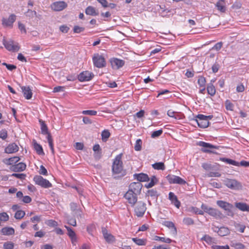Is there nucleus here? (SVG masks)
Here are the masks:
<instances>
[{
    "label": "nucleus",
    "mask_w": 249,
    "mask_h": 249,
    "mask_svg": "<svg viewBox=\"0 0 249 249\" xmlns=\"http://www.w3.org/2000/svg\"><path fill=\"white\" fill-rule=\"evenodd\" d=\"M112 68L113 69H119L121 67H123L124 64L123 60L113 58L110 61Z\"/></svg>",
    "instance_id": "obj_15"
},
{
    "label": "nucleus",
    "mask_w": 249,
    "mask_h": 249,
    "mask_svg": "<svg viewBox=\"0 0 249 249\" xmlns=\"http://www.w3.org/2000/svg\"><path fill=\"white\" fill-rule=\"evenodd\" d=\"M2 42L5 48L9 51L18 52L20 49L18 43L13 40H6L3 37Z\"/></svg>",
    "instance_id": "obj_3"
},
{
    "label": "nucleus",
    "mask_w": 249,
    "mask_h": 249,
    "mask_svg": "<svg viewBox=\"0 0 249 249\" xmlns=\"http://www.w3.org/2000/svg\"><path fill=\"white\" fill-rule=\"evenodd\" d=\"M230 246L234 248L235 249H243L245 248V246L243 244L235 241H231Z\"/></svg>",
    "instance_id": "obj_30"
},
{
    "label": "nucleus",
    "mask_w": 249,
    "mask_h": 249,
    "mask_svg": "<svg viewBox=\"0 0 249 249\" xmlns=\"http://www.w3.org/2000/svg\"><path fill=\"white\" fill-rule=\"evenodd\" d=\"M69 27L64 25H61L59 27L60 31L64 33H67L69 31Z\"/></svg>",
    "instance_id": "obj_63"
},
{
    "label": "nucleus",
    "mask_w": 249,
    "mask_h": 249,
    "mask_svg": "<svg viewBox=\"0 0 249 249\" xmlns=\"http://www.w3.org/2000/svg\"><path fill=\"white\" fill-rule=\"evenodd\" d=\"M220 160H222L224 162H225L227 163H228L230 164H231V165H235V166H238L239 165V163L238 162L236 161L235 160H232L231 159L223 158H221Z\"/></svg>",
    "instance_id": "obj_38"
},
{
    "label": "nucleus",
    "mask_w": 249,
    "mask_h": 249,
    "mask_svg": "<svg viewBox=\"0 0 249 249\" xmlns=\"http://www.w3.org/2000/svg\"><path fill=\"white\" fill-rule=\"evenodd\" d=\"M14 247V244L10 241L6 242L3 244L4 249H13Z\"/></svg>",
    "instance_id": "obj_45"
},
{
    "label": "nucleus",
    "mask_w": 249,
    "mask_h": 249,
    "mask_svg": "<svg viewBox=\"0 0 249 249\" xmlns=\"http://www.w3.org/2000/svg\"><path fill=\"white\" fill-rule=\"evenodd\" d=\"M92 59L94 66L97 68H101L106 66V62L102 55L99 54H95Z\"/></svg>",
    "instance_id": "obj_7"
},
{
    "label": "nucleus",
    "mask_w": 249,
    "mask_h": 249,
    "mask_svg": "<svg viewBox=\"0 0 249 249\" xmlns=\"http://www.w3.org/2000/svg\"><path fill=\"white\" fill-rule=\"evenodd\" d=\"M169 198L171 200L172 203L178 208H179L180 205V202L178 200L177 196L172 192L169 194Z\"/></svg>",
    "instance_id": "obj_21"
},
{
    "label": "nucleus",
    "mask_w": 249,
    "mask_h": 249,
    "mask_svg": "<svg viewBox=\"0 0 249 249\" xmlns=\"http://www.w3.org/2000/svg\"><path fill=\"white\" fill-rule=\"evenodd\" d=\"M235 228L237 231H239L240 232L243 233L244 232L245 229L246 228V226L244 225H241L240 224L236 223L235 224Z\"/></svg>",
    "instance_id": "obj_41"
},
{
    "label": "nucleus",
    "mask_w": 249,
    "mask_h": 249,
    "mask_svg": "<svg viewBox=\"0 0 249 249\" xmlns=\"http://www.w3.org/2000/svg\"><path fill=\"white\" fill-rule=\"evenodd\" d=\"M142 142L141 139H138L136 142L134 146V149L136 151H140L142 148Z\"/></svg>",
    "instance_id": "obj_48"
},
{
    "label": "nucleus",
    "mask_w": 249,
    "mask_h": 249,
    "mask_svg": "<svg viewBox=\"0 0 249 249\" xmlns=\"http://www.w3.org/2000/svg\"><path fill=\"white\" fill-rule=\"evenodd\" d=\"M16 16L14 14L10 15L8 18H3L2 19V24L5 27H13V24L15 21Z\"/></svg>",
    "instance_id": "obj_12"
},
{
    "label": "nucleus",
    "mask_w": 249,
    "mask_h": 249,
    "mask_svg": "<svg viewBox=\"0 0 249 249\" xmlns=\"http://www.w3.org/2000/svg\"><path fill=\"white\" fill-rule=\"evenodd\" d=\"M67 5L64 1H56L52 4L51 7L54 11H59L66 8Z\"/></svg>",
    "instance_id": "obj_14"
},
{
    "label": "nucleus",
    "mask_w": 249,
    "mask_h": 249,
    "mask_svg": "<svg viewBox=\"0 0 249 249\" xmlns=\"http://www.w3.org/2000/svg\"><path fill=\"white\" fill-rule=\"evenodd\" d=\"M218 11L222 13H224L226 11V7L224 1H218L215 4Z\"/></svg>",
    "instance_id": "obj_26"
},
{
    "label": "nucleus",
    "mask_w": 249,
    "mask_h": 249,
    "mask_svg": "<svg viewBox=\"0 0 249 249\" xmlns=\"http://www.w3.org/2000/svg\"><path fill=\"white\" fill-rule=\"evenodd\" d=\"M166 178L170 183L185 184L186 183L184 179L175 175H168Z\"/></svg>",
    "instance_id": "obj_11"
},
{
    "label": "nucleus",
    "mask_w": 249,
    "mask_h": 249,
    "mask_svg": "<svg viewBox=\"0 0 249 249\" xmlns=\"http://www.w3.org/2000/svg\"><path fill=\"white\" fill-rule=\"evenodd\" d=\"M152 167L153 168L156 170H163L165 169V166L163 162H156L153 164H152Z\"/></svg>",
    "instance_id": "obj_37"
},
{
    "label": "nucleus",
    "mask_w": 249,
    "mask_h": 249,
    "mask_svg": "<svg viewBox=\"0 0 249 249\" xmlns=\"http://www.w3.org/2000/svg\"><path fill=\"white\" fill-rule=\"evenodd\" d=\"M163 225L169 228L173 229L174 230V233L176 234L177 233V229L175 227L174 224L172 222L166 221L163 222Z\"/></svg>",
    "instance_id": "obj_36"
},
{
    "label": "nucleus",
    "mask_w": 249,
    "mask_h": 249,
    "mask_svg": "<svg viewBox=\"0 0 249 249\" xmlns=\"http://www.w3.org/2000/svg\"><path fill=\"white\" fill-rule=\"evenodd\" d=\"M102 139L103 141L106 142L110 136V133L107 130H105L102 132Z\"/></svg>",
    "instance_id": "obj_42"
},
{
    "label": "nucleus",
    "mask_w": 249,
    "mask_h": 249,
    "mask_svg": "<svg viewBox=\"0 0 249 249\" xmlns=\"http://www.w3.org/2000/svg\"><path fill=\"white\" fill-rule=\"evenodd\" d=\"M142 185L139 182H132L129 185L128 191L135 193L136 194H139L141 193Z\"/></svg>",
    "instance_id": "obj_13"
},
{
    "label": "nucleus",
    "mask_w": 249,
    "mask_h": 249,
    "mask_svg": "<svg viewBox=\"0 0 249 249\" xmlns=\"http://www.w3.org/2000/svg\"><path fill=\"white\" fill-rule=\"evenodd\" d=\"M85 28L82 27H80L78 26H75L73 28V32L75 33H80L83 31H84Z\"/></svg>",
    "instance_id": "obj_60"
},
{
    "label": "nucleus",
    "mask_w": 249,
    "mask_h": 249,
    "mask_svg": "<svg viewBox=\"0 0 249 249\" xmlns=\"http://www.w3.org/2000/svg\"><path fill=\"white\" fill-rule=\"evenodd\" d=\"M7 137V131L6 129H3L0 131V138L5 140Z\"/></svg>",
    "instance_id": "obj_52"
},
{
    "label": "nucleus",
    "mask_w": 249,
    "mask_h": 249,
    "mask_svg": "<svg viewBox=\"0 0 249 249\" xmlns=\"http://www.w3.org/2000/svg\"><path fill=\"white\" fill-rule=\"evenodd\" d=\"M226 108L227 110H232L233 105V104L229 101L226 100L225 102Z\"/></svg>",
    "instance_id": "obj_58"
},
{
    "label": "nucleus",
    "mask_w": 249,
    "mask_h": 249,
    "mask_svg": "<svg viewBox=\"0 0 249 249\" xmlns=\"http://www.w3.org/2000/svg\"><path fill=\"white\" fill-rule=\"evenodd\" d=\"M135 178L140 182L147 181L149 180L148 175L144 173L135 174L134 175Z\"/></svg>",
    "instance_id": "obj_23"
},
{
    "label": "nucleus",
    "mask_w": 249,
    "mask_h": 249,
    "mask_svg": "<svg viewBox=\"0 0 249 249\" xmlns=\"http://www.w3.org/2000/svg\"><path fill=\"white\" fill-rule=\"evenodd\" d=\"M208 214L215 218H221L222 215V213L219 210L212 207L210 208Z\"/></svg>",
    "instance_id": "obj_24"
},
{
    "label": "nucleus",
    "mask_w": 249,
    "mask_h": 249,
    "mask_svg": "<svg viewBox=\"0 0 249 249\" xmlns=\"http://www.w3.org/2000/svg\"><path fill=\"white\" fill-rule=\"evenodd\" d=\"M207 92L211 96H213L215 94L216 90L213 84H209L207 88Z\"/></svg>",
    "instance_id": "obj_32"
},
{
    "label": "nucleus",
    "mask_w": 249,
    "mask_h": 249,
    "mask_svg": "<svg viewBox=\"0 0 249 249\" xmlns=\"http://www.w3.org/2000/svg\"><path fill=\"white\" fill-rule=\"evenodd\" d=\"M122 153L118 155L112 164V170L114 178H118L125 175V170H123V162L122 161Z\"/></svg>",
    "instance_id": "obj_1"
},
{
    "label": "nucleus",
    "mask_w": 249,
    "mask_h": 249,
    "mask_svg": "<svg viewBox=\"0 0 249 249\" xmlns=\"http://www.w3.org/2000/svg\"><path fill=\"white\" fill-rule=\"evenodd\" d=\"M47 139L48 140V142L49 143V146L51 148L52 153L53 154H54V148H53V139H52L51 134H48V136H47Z\"/></svg>",
    "instance_id": "obj_35"
},
{
    "label": "nucleus",
    "mask_w": 249,
    "mask_h": 249,
    "mask_svg": "<svg viewBox=\"0 0 249 249\" xmlns=\"http://www.w3.org/2000/svg\"><path fill=\"white\" fill-rule=\"evenodd\" d=\"M8 161V163H6L7 164L11 165L13 163H16L20 160V158L18 157H14L12 158H9L6 160Z\"/></svg>",
    "instance_id": "obj_40"
},
{
    "label": "nucleus",
    "mask_w": 249,
    "mask_h": 249,
    "mask_svg": "<svg viewBox=\"0 0 249 249\" xmlns=\"http://www.w3.org/2000/svg\"><path fill=\"white\" fill-rule=\"evenodd\" d=\"M26 167V165L23 162H19L10 167V169L15 172H19L24 171Z\"/></svg>",
    "instance_id": "obj_16"
},
{
    "label": "nucleus",
    "mask_w": 249,
    "mask_h": 249,
    "mask_svg": "<svg viewBox=\"0 0 249 249\" xmlns=\"http://www.w3.org/2000/svg\"><path fill=\"white\" fill-rule=\"evenodd\" d=\"M93 150L94 152V158L97 160H99L102 157L101 149L100 145L98 144H95L93 147Z\"/></svg>",
    "instance_id": "obj_20"
},
{
    "label": "nucleus",
    "mask_w": 249,
    "mask_h": 249,
    "mask_svg": "<svg viewBox=\"0 0 249 249\" xmlns=\"http://www.w3.org/2000/svg\"><path fill=\"white\" fill-rule=\"evenodd\" d=\"M94 74L92 72L89 71H85L80 73L78 79L81 82L88 81L90 80L93 77Z\"/></svg>",
    "instance_id": "obj_10"
},
{
    "label": "nucleus",
    "mask_w": 249,
    "mask_h": 249,
    "mask_svg": "<svg viewBox=\"0 0 249 249\" xmlns=\"http://www.w3.org/2000/svg\"><path fill=\"white\" fill-rule=\"evenodd\" d=\"M230 233V230L225 227H222L218 229L217 233L221 236H224L229 234Z\"/></svg>",
    "instance_id": "obj_27"
},
{
    "label": "nucleus",
    "mask_w": 249,
    "mask_h": 249,
    "mask_svg": "<svg viewBox=\"0 0 249 249\" xmlns=\"http://www.w3.org/2000/svg\"><path fill=\"white\" fill-rule=\"evenodd\" d=\"M216 204L219 207L225 211L228 216H233L234 215L232 211L233 206L231 204L223 200H217Z\"/></svg>",
    "instance_id": "obj_2"
},
{
    "label": "nucleus",
    "mask_w": 249,
    "mask_h": 249,
    "mask_svg": "<svg viewBox=\"0 0 249 249\" xmlns=\"http://www.w3.org/2000/svg\"><path fill=\"white\" fill-rule=\"evenodd\" d=\"M206 116L202 114H198L196 116V119H194L199 127L201 128H206L209 125V122L207 121Z\"/></svg>",
    "instance_id": "obj_8"
},
{
    "label": "nucleus",
    "mask_w": 249,
    "mask_h": 249,
    "mask_svg": "<svg viewBox=\"0 0 249 249\" xmlns=\"http://www.w3.org/2000/svg\"><path fill=\"white\" fill-rule=\"evenodd\" d=\"M33 142L34 148L36 151V153L40 155H44L45 154L41 145L37 143L35 140H34Z\"/></svg>",
    "instance_id": "obj_25"
},
{
    "label": "nucleus",
    "mask_w": 249,
    "mask_h": 249,
    "mask_svg": "<svg viewBox=\"0 0 249 249\" xmlns=\"http://www.w3.org/2000/svg\"><path fill=\"white\" fill-rule=\"evenodd\" d=\"M39 122L41 124V133L43 135H47L48 136V134H50L48 131V127L46 124H45L44 122L42 120H39Z\"/></svg>",
    "instance_id": "obj_31"
},
{
    "label": "nucleus",
    "mask_w": 249,
    "mask_h": 249,
    "mask_svg": "<svg viewBox=\"0 0 249 249\" xmlns=\"http://www.w3.org/2000/svg\"><path fill=\"white\" fill-rule=\"evenodd\" d=\"M146 209V204L142 201H139L134 208L135 214L138 217H142Z\"/></svg>",
    "instance_id": "obj_4"
},
{
    "label": "nucleus",
    "mask_w": 249,
    "mask_h": 249,
    "mask_svg": "<svg viewBox=\"0 0 249 249\" xmlns=\"http://www.w3.org/2000/svg\"><path fill=\"white\" fill-rule=\"evenodd\" d=\"M11 176L16 177L18 178H19L20 179H24L26 177V175L24 174L21 173H13L11 175Z\"/></svg>",
    "instance_id": "obj_51"
},
{
    "label": "nucleus",
    "mask_w": 249,
    "mask_h": 249,
    "mask_svg": "<svg viewBox=\"0 0 249 249\" xmlns=\"http://www.w3.org/2000/svg\"><path fill=\"white\" fill-rule=\"evenodd\" d=\"M1 232L3 235H11L15 233V230L13 228L4 227L1 229Z\"/></svg>",
    "instance_id": "obj_28"
},
{
    "label": "nucleus",
    "mask_w": 249,
    "mask_h": 249,
    "mask_svg": "<svg viewBox=\"0 0 249 249\" xmlns=\"http://www.w3.org/2000/svg\"><path fill=\"white\" fill-rule=\"evenodd\" d=\"M163 131L162 129H160L157 131H154L151 134V137L153 138L158 137L161 135Z\"/></svg>",
    "instance_id": "obj_53"
},
{
    "label": "nucleus",
    "mask_w": 249,
    "mask_h": 249,
    "mask_svg": "<svg viewBox=\"0 0 249 249\" xmlns=\"http://www.w3.org/2000/svg\"><path fill=\"white\" fill-rule=\"evenodd\" d=\"M132 240L136 244L138 245L142 246L145 245L144 241L143 239L133 238H132Z\"/></svg>",
    "instance_id": "obj_47"
},
{
    "label": "nucleus",
    "mask_w": 249,
    "mask_h": 249,
    "mask_svg": "<svg viewBox=\"0 0 249 249\" xmlns=\"http://www.w3.org/2000/svg\"><path fill=\"white\" fill-rule=\"evenodd\" d=\"M9 215L5 212L0 213V220L1 221H7L9 220Z\"/></svg>",
    "instance_id": "obj_46"
},
{
    "label": "nucleus",
    "mask_w": 249,
    "mask_h": 249,
    "mask_svg": "<svg viewBox=\"0 0 249 249\" xmlns=\"http://www.w3.org/2000/svg\"><path fill=\"white\" fill-rule=\"evenodd\" d=\"M137 194L135 193L128 191L124 195V196L127 200L128 203L133 206L137 201Z\"/></svg>",
    "instance_id": "obj_9"
},
{
    "label": "nucleus",
    "mask_w": 249,
    "mask_h": 249,
    "mask_svg": "<svg viewBox=\"0 0 249 249\" xmlns=\"http://www.w3.org/2000/svg\"><path fill=\"white\" fill-rule=\"evenodd\" d=\"M36 13L35 11H32L29 9L26 13V16L29 17L30 18H32L36 15Z\"/></svg>",
    "instance_id": "obj_59"
},
{
    "label": "nucleus",
    "mask_w": 249,
    "mask_h": 249,
    "mask_svg": "<svg viewBox=\"0 0 249 249\" xmlns=\"http://www.w3.org/2000/svg\"><path fill=\"white\" fill-rule=\"evenodd\" d=\"M197 83L200 87H205L206 79L203 76H200L198 78Z\"/></svg>",
    "instance_id": "obj_49"
},
{
    "label": "nucleus",
    "mask_w": 249,
    "mask_h": 249,
    "mask_svg": "<svg viewBox=\"0 0 249 249\" xmlns=\"http://www.w3.org/2000/svg\"><path fill=\"white\" fill-rule=\"evenodd\" d=\"M102 231L104 237L107 242L110 243L114 241V237L110 233H108L107 231L106 228H103Z\"/></svg>",
    "instance_id": "obj_17"
},
{
    "label": "nucleus",
    "mask_w": 249,
    "mask_h": 249,
    "mask_svg": "<svg viewBox=\"0 0 249 249\" xmlns=\"http://www.w3.org/2000/svg\"><path fill=\"white\" fill-rule=\"evenodd\" d=\"M18 150V147L15 143L9 144L5 149V152L8 154L16 153Z\"/></svg>",
    "instance_id": "obj_18"
},
{
    "label": "nucleus",
    "mask_w": 249,
    "mask_h": 249,
    "mask_svg": "<svg viewBox=\"0 0 249 249\" xmlns=\"http://www.w3.org/2000/svg\"><path fill=\"white\" fill-rule=\"evenodd\" d=\"M34 181L36 184L44 188H49L52 186V184L46 179L42 176H36L34 178Z\"/></svg>",
    "instance_id": "obj_5"
},
{
    "label": "nucleus",
    "mask_w": 249,
    "mask_h": 249,
    "mask_svg": "<svg viewBox=\"0 0 249 249\" xmlns=\"http://www.w3.org/2000/svg\"><path fill=\"white\" fill-rule=\"evenodd\" d=\"M155 239L156 240H160L161 241L163 242H164V243H169L171 242V240L170 239V238H164V237H159V236H156L155 237Z\"/></svg>",
    "instance_id": "obj_55"
},
{
    "label": "nucleus",
    "mask_w": 249,
    "mask_h": 249,
    "mask_svg": "<svg viewBox=\"0 0 249 249\" xmlns=\"http://www.w3.org/2000/svg\"><path fill=\"white\" fill-rule=\"evenodd\" d=\"M158 180L156 178V176H153L151 178L150 182L148 184L145 185V186L147 188H150L154 186L157 182Z\"/></svg>",
    "instance_id": "obj_33"
},
{
    "label": "nucleus",
    "mask_w": 249,
    "mask_h": 249,
    "mask_svg": "<svg viewBox=\"0 0 249 249\" xmlns=\"http://www.w3.org/2000/svg\"><path fill=\"white\" fill-rule=\"evenodd\" d=\"M235 206L243 212H249V205L244 202H236Z\"/></svg>",
    "instance_id": "obj_22"
},
{
    "label": "nucleus",
    "mask_w": 249,
    "mask_h": 249,
    "mask_svg": "<svg viewBox=\"0 0 249 249\" xmlns=\"http://www.w3.org/2000/svg\"><path fill=\"white\" fill-rule=\"evenodd\" d=\"M183 222L184 224L189 226L194 224V220L190 217H185L183 219Z\"/></svg>",
    "instance_id": "obj_43"
},
{
    "label": "nucleus",
    "mask_w": 249,
    "mask_h": 249,
    "mask_svg": "<svg viewBox=\"0 0 249 249\" xmlns=\"http://www.w3.org/2000/svg\"><path fill=\"white\" fill-rule=\"evenodd\" d=\"M82 114L88 115L93 116L97 114V111L92 110H84L82 111Z\"/></svg>",
    "instance_id": "obj_54"
},
{
    "label": "nucleus",
    "mask_w": 249,
    "mask_h": 249,
    "mask_svg": "<svg viewBox=\"0 0 249 249\" xmlns=\"http://www.w3.org/2000/svg\"><path fill=\"white\" fill-rule=\"evenodd\" d=\"M223 45V43L222 42H219L217 43L213 48L212 50H215L216 51H219L221 49Z\"/></svg>",
    "instance_id": "obj_61"
},
{
    "label": "nucleus",
    "mask_w": 249,
    "mask_h": 249,
    "mask_svg": "<svg viewBox=\"0 0 249 249\" xmlns=\"http://www.w3.org/2000/svg\"><path fill=\"white\" fill-rule=\"evenodd\" d=\"M85 13L87 15L91 16H97L99 14V13L96 11L95 8L91 6H88L86 9Z\"/></svg>",
    "instance_id": "obj_29"
},
{
    "label": "nucleus",
    "mask_w": 249,
    "mask_h": 249,
    "mask_svg": "<svg viewBox=\"0 0 249 249\" xmlns=\"http://www.w3.org/2000/svg\"><path fill=\"white\" fill-rule=\"evenodd\" d=\"M224 184L227 187L232 190H239L242 187L240 182L232 179H226L224 180Z\"/></svg>",
    "instance_id": "obj_6"
},
{
    "label": "nucleus",
    "mask_w": 249,
    "mask_h": 249,
    "mask_svg": "<svg viewBox=\"0 0 249 249\" xmlns=\"http://www.w3.org/2000/svg\"><path fill=\"white\" fill-rule=\"evenodd\" d=\"M198 145L200 146H202L204 148H215L218 149L219 146H215L212 145L210 143H207L204 142H199L198 143Z\"/></svg>",
    "instance_id": "obj_34"
},
{
    "label": "nucleus",
    "mask_w": 249,
    "mask_h": 249,
    "mask_svg": "<svg viewBox=\"0 0 249 249\" xmlns=\"http://www.w3.org/2000/svg\"><path fill=\"white\" fill-rule=\"evenodd\" d=\"M45 223L49 226L55 227L58 225L57 222L53 220H48L46 221Z\"/></svg>",
    "instance_id": "obj_50"
},
{
    "label": "nucleus",
    "mask_w": 249,
    "mask_h": 249,
    "mask_svg": "<svg viewBox=\"0 0 249 249\" xmlns=\"http://www.w3.org/2000/svg\"><path fill=\"white\" fill-rule=\"evenodd\" d=\"M2 64V65L5 66L8 70L11 71L15 70L17 68L16 66L14 65L8 64L5 62L3 63Z\"/></svg>",
    "instance_id": "obj_56"
},
{
    "label": "nucleus",
    "mask_w": 249,
    "mask_h": 249,
    "mask_svg": "<svg viewBox=\"0 0 249 249\" xmlns=\"http://www.w3.org/2000/svg\"><path fill=\"white\" fill-rule=\"evenodd\" d=\"M68 223L69 224L73 226L74 227L76 226V221L75 218H68L67 219Z\"/></svg>",
    "instance_id": "obj_62"
},
{
    "label": "nucleus",
    "mask_w": 249,
    "mask_h": 249,
    "mask_svg": "<svg viewBox=\"0 0 249 249\" xmlns=\"http://www.w3.org/2000/svg\"><path fill=\"white\" fill-rule=\"evenodd\" d=\"M24 97L27 99H30L32 97V90L29 86H22L21 88Z\"/></svg>",
    "instance_id": "obj_19"
},
{
    "label": "nucleus",
    "mask_w": 249,
    "mask_h": 249,
    "mask_svg": "<svg viewBox=\"0 0 249 249\" xmlns=\"http://www.w3.org/2000/svg\"><path fill=\"white\" fill-rule=\"evenodd\" d=\"M210 185L215 188H220L221 187V184L220 183L215 182L213 180H211L210 182Z\"/></svg>",
    "instance_id": "obj_57"
},
{
    "label": "nucleus",
    "mask_w": 249,
    "mask_h": 249,
    "mask_svg": "<svg viewBox=\"0 0 249 249\" xmlns=\"http://www.w3.org/2000/svg\"><path fill=\"white\" fill-rule=\"evenodd\" d=\"M212 249H229V247L228 245L226 246H217V245H214L212 247Z\"/></svg>",
    "instance_id": "obj_64"
},
{
    "label": "nucleus",
    "mask_w": 249,
    "mask_h": 249,
    "mask_svg": "<svg viewBox=\"0 0 249 249\" xmlns=\"http://www.w3.org/2000/svg\"><path fill=\"white\" fill-rule=\"evenodd\" d=\"M202 240L205 241L208 244H212L214 243V239L208 235H205L202 238Z\"/></svg>",
    "instance_id": "obj_44"
},
{
    "label": "nucleus",
    "mask_w": 249,
    "mask_h": 249,
    "mask_svg": "<svg viewBox=\"0 0 249 249\" xmlns=\"http://www.w3.org/2000/svg\"><path fill=\"white\" fill-rule=\"evenodd\" d=\"M25 215L24 211L22 210L17 211L15 214V218L17 219H20L22 218Z\"/></svg>",
    "instance_id": "obj_39"
}]
</instances>
